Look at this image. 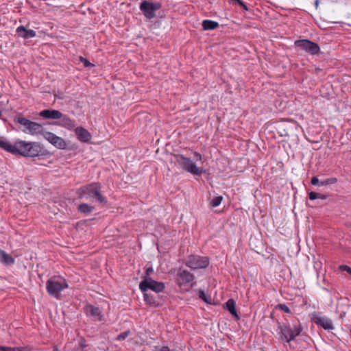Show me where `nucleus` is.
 Masks as SVG:
<instances>
[{"label":"nucleus","instance_id":"27","mask_svg":"<svg viewBox=\"0 0 351 351\" xmlns=\"http://www.w3.org/2000/svg\"><path fill=\"white\" fill-rule=\"evenodd\" d=\"M143 295H144L145 300L146 301L147 303H148L149 304H153L155 303L154 298L152 296H150L147 293V291H145V292H143Z\"/></svg>","mask_w":351,"mask_h":351},{"label":"nucleus","instance_id":"8","mask_svg":"<svg viewBox=\"0 0 351 351\" xmlns=\"http://www.w3.org/2000/svg\"><path fill=\"white\" fill-rule=\"evenodd\" d=\"M162 8L159 2H152L144 0L140 3L139 9L147 19H152L156 16V12Z\"/></svg>","mask_w":351,"mask_h":351},{"label":"nucleus","instance_id":"1","mask_svg":"<svg viewBox=\"0 0 351 351\" xmlns=\"http://www.w3.org/2000/svg\"><path fill=\"white\" fill-rule=\"evenodd\" d=\"M0 147L14 154L25 157H36L41 152V147L36 142L17 141L13 145L8 141L0 139Z\"/></svg>","mask_w":351,"mask_h":351},{"label":"nucleus","instance_id":"31","mask_svg":"<svg viewBox=\"0 0 351 351\" xmlns=\"http://www.w3.org/2000/svg\"><path fill=\"white\" fill-rule=\"evenodd\" d=\"M80 60L82 62L86 67L93 66V64L90 63L87 59L83 58L82 56L80 57Z\"/></svg>","mask_w":351,"mask_h":351},{"label":"nucleus","instance_id":"15","mask_svg":"<svg viewBox=\"0 0 351 351\" xmlns=\"http://www.w3.org/2000/svg\"><path fill=\"white\" fill-rule=\"evenodd\" d=\"M75 133L77 139L82 143H89L92 137L90 133L83 127L76 128Z\"/></svg>","mask_w":351,"mask_h":351},{"label":"nucleus","instance_id":"36","mask_svg":"<svg viewBox=\"0 0 351 351\" xmlns=\"http://www.w3.org/2000/svg\"><path fill=\"white\" fill-rule=\"evenodd\" d=\"M311 182L313 185H317V184H319V179L315 176H314L311 178Z\"/></svg>","mask_w":351,"mask_h":351},{"label":"nucleus","instance_id":"12","mask_svg":"<svg viewBox=\"0 0 351 351\" xmlns=\"http://www.w3.org/2000/svg\"><path fill=\"white\" fill-rule=\"evenodd\" d=\"M42 136L45 140L58 149H64L66 148V143L64 138L57 136L53 132L44 130Z\"/></svg>","mask_w":351,"mask_h":351},{"label":"nucleus","instance_id":"2","mask_svg":"<svg viewBox=\"0 0 351 351\" xmlns=\"http://www.w3.org/2000/svg\"><path fill=\"white\" fill-rule=\"evenodd\" d=\"M301 332L300 325L291 326L287 323L278 322L277 332L280 335L279 339L282 342L290 343L300 335Z\"/></svg>","mask_w":351,"mask_h":351},{"label":"nucleus","instance_id":"3","mask_svg":"<svg viewBox=\"0 0 351 351\" xmlns=\"http://www.w3.org/2000/svg\"><path fill=\"white\" fill-rule=\"evenodd\" d=\"M78 197L81 199H88L96 198L100 203H106V199L101 195V189L97 183H91L81 186L77 191Z\"/></svg>","mask_w":351,"mask_h":351},{"label":"nucleus","instance_id":"14","mask_svg":"<svg viewBox=\"0 0 351 351\" xmlns=\"http://www.w3.org/2000/svg\"><path fill=\"white\" fill-rule=\"evenodd\" d=\"M84 311L86 315L93 317L97 321H103L104 316L101 313V311L99 307L95 306L91 304H88L84 308Z\"/></svg>","mask_w":351,"mask_h":351},{"label":"nucleus","instance_id":"38","mask_svg":"<svg viewBox=\"0 0 351 351\" xmlns=\"http://www.w3.org/2000/svg\"><path fill=\"white\" fill-rule=\"evenodd\" d=\"M314 4H315V8L317 9L318 8V6H319V0H315Z\"/></svg>","mask_w":351,"mask_h":351},{"label":"nucleus","instance_id":"18","mask_svg":"<svg viewBox=\"0 0 351 351\" xmlns=\"http://www.w3.org/2000/svg\"><path fill=\"white\" fill-rule=\"evenodd\" d=\"M39 115L45 119H59L62 117V113L57 110H44Z\"/></svg>","mask_w":351,"mask_h":351},{"label":"nucleus","instance_id":"10","mask_svg":"<svg viewBox=\"0 0 351 351\" xmlns=\"http://www.w3.org/2000/svg\"><path fill=\"white\" fill-rule=\"evenodd\" d=\"M295 46L311 55H317L320 52L319 46L308 39L298 40L294 43Z\"/></svg>","mask_w":351,"mask_h":351},{"label":"nucleus","instance_id":"6","mask_svg":"<svg viewBox=\"0 0 351 351\" xmlns=\"http://www.w3.org/2000/svg\"><path fill=\"white\" fill-rule=\"evenodd\" d=\"M14 121L23 126V129L22 131L24 133L31 134V135H42L44 128L43 125L38 123L32 121L23 117H17L15 118Z\"/></svg>","mask_w":351,"mask_h":351},{"label":"nucleus","instance_id":"24","mask_svg":"<svg viewBox=\"0 0 351 351\" xmlns=\"http://www.w3.org/2000/svg\"><path fill=\"white\" fill-rule=\"evenodd\" d=\"M223 200L222 196L215 197L210 202V205L212 207H217L219 206Z\"/></svg>","mask_w":351,"mask_h":351},{"label":"nucleus","instance_id":"37","mask_svg":"<svg viewBox=\"0 0 351 351\" xmlns=\"http://www.w3.org/2000/svg\"><path fill=\"white\" fill-rule=\"evenodd\" d=\"M157 351H171L168 346H162L160 349Z\"/></svg>","mask_w":351,"mask_h":351},{"label":"nucleus","instance_id":"11","mask_svg":"<svg viewBox=\"0 0 351 351\" xmlns=\"http://www.w3.org/2000/svg\"><path fill=\"white\" fill-rule=\"evenodd\" d=\"M165 284L161 282H157L150 278L143 280L139 285V288L142 292L147 291L149 289L160 293L165 289Z\"/></svg>","mask_w":351,"mask_h":351},{"label":"nucleus","instance_id":"9","mask_svg":"<svg viewBox=\"0 0 351 351\" xmlns=\"http://www.w3.org/2000/svg\"><path fill=\"white\" fill-rule=\"evenodd\" d=\"M185 265L191 269L206 268L209 265V259L206 256L199 255H189L185 260Z\"/></svg>","mask_w":351,"mask_h":351},{"label":"nucleus","instance_id":"22","mask_svg":"<svg viewBox=\"0 0 351 351\" xmlns=\"http://www.w3.org/2000/svg\"><path fill=\"white\" fill-rule=\"evenodd\" d=\"M95 208L87 204L83 203L78 206L79 212L84 214H89L94 210Z\"/></svg>","mask_w":351,"mask_h":351},{"label":"nucleus","instance_id":"33","mask_svg":"<svg viewBox=\"0 0 351 351\" xmlns=\"http://www.w3.org/2000/svg\"><path fill=\"white\" fill-rule=\"evenodd\" d=\"M278 308L285 313H289L291 312L289 308L286 304H280L278 305Z\"/></svg>","mask_w":351,"mask_h":351},{"label":"nucleus","instance_id":"32","mask_svg":"<svg viewBox=\"0 0 351 351\" xmlns=\"http://www.w3.org/2000/svg\"><path fill=\"white\" fill-rule=\"evenodd\" d=\"M339 269L340 271H343L348 272L349 274L351 275V267L346 265H341L339 267Z\"/></svg>","mask_w":351,"mask_h":351},{"label":"nucleus","instance_id":"7","mask_svg":"<svg viewBox=\"0 0 351 351\" xmlns=\"http://www.w3.org/2000/svg\"><path fill=\"white\" fill-rule=\"evenodd\" d=\"M176 162L186 171L195 176H201L204 171L203 168L198 167L195 162H192L191 158L184 156L182 154L176 156Z\"/></svg>","mask_w":351,"mask_h":351},{"label":"nucleus","instance_id":"29","mask_svg":"<svg viewBox=\"0 0 351 351\" xmlns=\"http://www.w3.org/2000/svg\"><path fill=\"white\" fill-rule=\"evenodd\" d=\"M232 3H238L240 6H241L245 10H248V8L246 4L241 0H229Z\"/></svg>","mask_w":351,"mask_h":351},{"label":"nucleus","instance_id":"21","mask_svg":"<svg viewBox=\"0 0 351 351\" xmlns=\"http://www.w3.org/2000/svg\"><path fill=\"white\" fill-rule=\"evenodd\" d=\"M219 23L211 20H204L202 21V27L204 30H212L218 27Z\"/></svg>","mask_w":351,"mask_h":351},{"label":"nucleus","instance_id":"28","mask_svg":"<svg viewBox=\"0 0 351 351\" xmlns=\"http://www.w3.org/2000/svg\"><path fill=\"white\" fill-rule=\"evenodd\" d=\"M130 335V331L129 330H127V331H125L123 332H121V334H119L116 339L118 340V341H123V340H125Z\"/></svg>","mask_w":351,"mask_h":351},{"label":"nucleus","instance_id":"23","mask_svg":"<svg viewBox=\"0 0 351 351\" xmlns=\"http://www.w3.org/2000/svg\"><path fill=\"white\" fill-rule=\"evenodd\" d=\"M308 197L311 200H315L316 199H326V195L320 194V193H317L315 192H313V191H311L308 193Z\"/></svg>","mask_w":351,"mask_h":351},{"label":"nucleus","instance_id":"26","mask_svg":"<svg viewBox=\"0 0 351 351\" xmlns=\"http://www.w3.org/2000/svg\"><path fill=\"white\" fill-rule=\"evenodd\" d=\"M198 295L200 299L206 302V303H210L211 298H208L206 295L205 294L204 291L202 290H199L198 291Z\"/></svg>","mask_w":351,"mask_h":351},{"label":"nucleus","instance_id":"25","mask_svg":"<svg viewBox=\"0 0 351 351\" xmlns=\"http://www.w3.org/2000/svg\"><path fill=\"white\" fill-rule=\"evenodd\" d=\"M337 181V178H328V179L321 181L319 182V185L325 186V185H328V184H332L336 183Z\"/></svg>","mask_w":351,"mask_h":351},{"label":"nucleus","instance_id":"5","mask_svg":"<svg viewBox=\"0 0 351 351\" xmlns=\"http://www.w3.org/2000/svg\"><path fill=\"white\" fill-rule=\"evenodd\" d=\"M66 288H68L66 280L60 276L52 277L46 282L48 293L56 299H59L60 292Z\"/></svg>","mask_w":351,"mask_h":351},{"label":"nucleus","instance_id":"17","mask_svg":"<svg viewBox=\"0 0 351 351\" xmlns=\"http://www.w3.org/2000/svg\"><path fill=\"white\" fill-rule=\"evenodd\" d=\"M60 121L58 123V125L63 127L69 130H72L75 129V122L74 120L71 119L70 117L64 115L62 114V117L59 119Z\"/></svg>","mask_w":351,"mask_h":351},{"label":"nucleus","instance_id":"35","mask_svg":"<svg viewBox=\"0 0 351 351\" xmlns=\"http://www.w3.org/2000/svg\"><path fill=\"white\" fill-rule=\"evenodd\" d=\"M0 351H14V348L12 347H6L0 346Z\"/></svg>","mask_w":351,"mask_h":351},{"label":"nucleus","instance_id":"30","mask_svg":"<svg viewBox=\"0 0 351 351\" xmlns=\"http://www.w3.org/2000/svg\"><path fill=\"white\" fill-rule=\"evenodd\" d=\"M14 351H32V348L29 346L22 347H14Z\"/></svg>","mask_w":351,"mask_h":351},{"label":"nucleus","instance_id":"4","mask_svg":"<svg viewBox=\"0 0 351 351\" xmlns=\"http://www.w3.org/2000/svg\"><path fill=\"white\" fill-rule=\"evenodd\" d=\"M195 276L187 271L180 268L176 276L175 282L181 291L189 292L195 285Z\"/></svg>","mask_w":351,"mask_h":351},{"label":"nucleus","instance_id":"34","mask_svg":"<svg viewBox=\"0 0 351 351\" xmlns=\"http://www.w3.org/2000/svg\"><path fill=\"white\" fill-rule=\"evenodd\" d=\"M193 155L196 161H202V156L199 153L194 152Z\"/></svg>","mask_w":351,"mask_h":351},{"label":"nucleus","instance_id":"16","mask_svg":"<svg viewBox=\"0 0 351 351\" xmlns=\"http://www.w3.org/2000/svg\"><path fill=\"white\" fill-rule=\"evenodd\" d=\"M17 35L24 39L34 38L36 36V32L33 29H27L23 25L19 26L16 29Z\"/></svg>","mask_w":351,"mask_h":351},{"label":"nucleus","instance_id":"20","mask_svg":"<svg viewBox=\"0 0 351 351\" xmlns=\"http://www.w3.org/2000/svg\"><path fill=\"white\" fill-rule=\"evenodd\" d=\"M226 308L237 319L239 318L236 309V302L233 299H229L226 302Z\"/></svg>","mask_w":351,"mask_h":351},{"label":"nucleus","instance_id":"13","mask_svg":"<svg viewBox=\"0 0 351 351\" xmlns=\"http://www.w3.org/2000/svg\"><path fill=\"white\" fill-rule=\"evenodd\" d=\"M312 321L325 330H332L334 328L332 322L328 317H322L319 313H314L312 315Z\"/></svg>","mask_w":351,"mask_h":351},{"label":"nucleus","instance_id":"19","mask_svg":"<svg viewBox=\"0 0 351 351\" xmlns=\"http://www.w3.org/2000/svg\"><path fill=\"white\" fill-rule=\"evenodd\" d=\"M0 262L5 265H12L14 259L5 251L0 250Z\"/></svg>","mask_w":351,"mask_h":351},{"label":"nucleus","instance_id":"40","mask_svg":"<svg viewBox=\"0 0 351 351\" xmlns=\"http://www.w3.org/2000/svg\"><path fill=\"white\" fill-rule=\"evenodd\" d=\"M151 271H152V269H147V273L148 274L149 272H151Z\"/></svg>","mask_w":351,"mask_h":351},{"label":"nucleus","instance_id":"39","mask_svg":"<svg viewBox=\"0 0 351 351\" xmlns=\"http://www.w3.org/2000/svg\"><path fill=\"white\" fill-rule=\"evenodd\" d=\"M53 351H60L59 349H58L56 347H53Z\"/></svg>","mask_w":351,"mask_h":351}]
</instances>
